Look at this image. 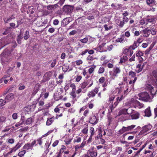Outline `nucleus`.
<instances>
[{
  "label": "nucleus",
  "mask_w": 157,
  "mask_h": 157,
  "mask_svg": "<svg viewBox=\"0 0 157 157\" xmlns=\"http://www.w3.org/2000/svg\"><path fill=\"white\" fill-rule=\"evenodd\" d=\"M132 89L130 88L129 86L126 87V88H123L122 90L121 88L118 89V96L114 100L115 97L113 95L109 96V99L108 100V103L109 105V109L111 112L118 104L120 101H121L127 95L129 92H130Z\"/></svg>",
  "instance_id": "1"
},
{
  "label": "nucleus",
  "mask_w": 157,
  "mask_h": 157,
  "mask_svg": "<svg viewBox=\"0 0 157 157\" xmlns=\"http://www.w3.org/2000/svg\"><path fill=\"white\" fill-rule=\"evenodd\" d=\"M121 70L119 67H115L113 71L109 72V77L111 80H114L117 77L118 75L120 73Z\"/></svg>",
  "instance_id": "2"
},
{
  "label": "nucleus",
  "mask_w": 157,
  "mask_h": 157,
  "mask_svg": "<svg viewBox=\"0 0 157 157\" xmlns=\"http://www.w3.org/2000/svg\"><path fill=\"white\" fill-rule=\"evenodd\" d=\"M10 54V50L7 49L5 50L0 56L2 62L5 63L8 62L9 60V56Z\"/></svg>",
  "instance_id": "3"
},
{
  "label": "nucleus",
  "mask_w": 157,
  "mask_h": 157,
  "mask_svg": "<svg viewBox=\"0 0 157 157\" xmlns=\"http://www.w3.org/2000/svg\"><path fill=\"white\" fill-rule=\"evenodd\" d=\"M152 126L149 124L143 127L139 133V135L145 136L146 135L148 132L151 130Z\"/></svg>",
  "instance_id": "4"
},
{
  "label": "nucleus",
  "mask_w": 157,
  "mask_h": 157,
  "mask_svg": "<svg viewBox=\"0 0 157 157\" xmlns=\"http://www.w3.org/2000/svg\"><path fill=\"white\" fill-rule=\"evenodd\" d=\"M46 8L48 10H44L43 11V13L44 15L46 16L52 13L53 11L57 8L58 6L56 4H55L48 5L46 6Z\"/></svg>",
  "instance_id": "5"
},
{
  "label": "nucleus",
  "mask_w": 157,
  "mask_h": 157,
  "mask_svg": "<svg viewBox=\"0 0 157 157\" xmlns=\"http://www.w3.org/2000/svg\"><path fill=\"white\" fill-rule=\"evenodd\" d=\"M93 83V81L91 79L84 81L81 84V88L82 89L88 88L91 86Z\"/></svg>",
  "instance_id": "6"
},
{
  "label": "nucleus",
  "mask_w": 157,
  "mask_h": 157,
  "mask_svg": "<svg viewBox=\"0 0 157 157\" xmlns=\"http://www.w3.org/2000/svg\"><path fill=\"white\" fill-rule=\"evenodd\" d=\"M131 102L135 108L140 109L144 107V104L140 103L138 101L132 98L131 100Z\"/></svg>",
  "instance_id": "7"
},
{
  "label": "nucleus",
  "mask_w": 157,
  "mask_h": 157,
  "mask_svg": "<svg viewBox=\"0 0 157 157\" xmlns=\"http://www.w3.org/2000/svg\"><path fill=\"white\" fill-rule=\"evenodd\" d=\"M133 53V51L129 47L124 48L122 52L123 55L124 56H127L128 57L129 56H131Z\"/></svg>",
  "instance_id": "8"
},
{
  "label": "nucleus",
  "mask_w": 157,
  "mask_h": 157,
  "mask_svg": "<svg viewBox=\"0 0 157 157\" xmlns=\"http://www.w3.org/2000/svg\"><path fill=\"white\" fill-rule=\"evenodd\" d=\"M73 6L69 5L65 6L63 8V11L67 14L71 13L73 10Z\"/></svg>",
  "instance_id": "9"
},
{
  "label": "nucleus",
  "mask_w": 157,
  "mask_h": 157,
  "mask_svg": "<svg viewBox=\"0 0 157 157\" xmlns=\"http://www.w3.org/2000/svg\"><path fill=\"white\" fill-rule=\"evenodd\" d=\"M98 91V88H95L93 90L88 92L87 96L89 98L93 97Z\"/></svg>",
  "instance_id": "10"
},
{
  "label": "nucleus",
  "mask_w": 157,
  "mask_h": 157,
  "mask_svg": "<svg viewBox=\"0 0 157 157\" xmlns=\"http://www.w3.org/2000/svg\"><path fill=\"white\" fill-rule=\"evenodd\" d=\"M137 79V77H135L134 79H131L129 82L127 84V86L126 87H128V86H129L130 88H131V89L133 90V89L134 84Z\"/></svg>",
  "instance_id": "11"
},
{
  "label": "nucleus",
  "mask_w": 157,
  "mask_h": 157,
  "mask_svg": "<svg viewBox=\"0 0 157 157\" xmlns=\"http://www.w3.org/2000/svg\"><path fill=\"white\" fill-rule=\"evenodd\" d=\"M22 144V143L20 142H18L14 147L10 149V151L9 152V153L10 154L13 152L16 151L21 147Z\"/></svg>",
  "instance_id": "12"
},
{
  "label": "nucleus",
  "mask_w": 157,
  "mask_h": 157,
  "mask_svg": "<svg viewBox=\"0 0 157 157\" xmlns=\"http://www.w3.org/2000/svg\"><path fill=\"white\" fill-rule=\"evenodd\" d=\"M98 119H97L95 115L92 116L89 120V123L92 124H95L98 122Z\"/></svg>",
  "instance_id": "13"
},
{
  "label": "nucleus",
  "mask_w": 157,
  "mask_h": 157,
  "mask_svg": "<svg viewBox=\"0 0 157 157\" xmlns=\"http://www.w3.org/2000/svg\"><path fill=\"white\" fill-rule=\"evenodd\" d=\"M72 21V19L70 17H67L64 19L62 21V25L65 26Z\"/></svg>",
  "instance_id": "14"
},
{
  "label": "nucleus",
  "mask_w": 157,
  "mask_h": 157,
  "mask_svg": "<svg viewBox=\"0 0 157 157\" xmlns=\"http://www.w3.org/2000/svg\"><path fill=\"white\" fill-rule=\"evenodd\" d=\"M105 44H102L99 45L98 48H97L96 50L97 51L100 52H102L106 51V50L105 49L104 47V46Z\"/></svg>",
  "instance_id": "15"
},
{
  "label": "nucleus",
  "mask_w": 157,
  "mask_h": 157,
  "mask_svg": "<svg viewBox=\"0 0 157 157\" xmlns=\"http://www.w3.org/2000/svg\"><path fill=\"white\" fill-rule=\"evenodd\" d=\"M23 149H24V150H26L27 152H28L29 150H32L33 148L30 145V143L25 144L23 147Z\"/></svg>",
  "instance_id": "16"
},
{
  "label": "nucleus",
  "mask_w": 157,
  "mask_h": 157,
  "mask_svg": "<svg viewBox=\"0 0 157 157\" xmlns=\"http://www.w3.org/2000/svg\"><path fill=\"white\" fill-rule=\"evenodd\" d=\"M143 31L144 33V37L148 36L151 33L150 29H149L148 28L143 29Z\"/></svg>",
  "instance_id": "17"
},
{
  "label": "nucleus",
  "mask_w": 157,
  "mask_h": 157,
  "mask_svg": "<svg viewBox=\"0 0 157 157\" xmlns=\"http://www.w3.org/2000/svg\"><path fill=\"white\" fill-rule=\"evenodd\" d=\"M14 97V95L13 93H10L8 94L6 97L5 100L6 101H8L11 100Z\"/></svg>",
  "instance_id": "18"
},
{
  "label": "nucleus",
  "mask_w": 157,
  "mask_h": 157,
  "mask_svg": "<svg viewBox=\"0 0 157 157\" xmlns=\"http://www.w3.org/2000/svg\"><path fill=\"white\" fill-rule=\"evenodd\" d=\"M124 36L123 35H122L121 36V38H118L117 39L116 41L117 42H120V43H123L124 42L127 41H128V39L125 38L124 39Z\"/></svg>",
  "instance_id": "19"
},
{
  "label": "nucleus",
  "mask_w": 157,
  "mask_h": 157,
  "mask_svg": "<svg viewBox=\"0 0 157 157\" xmlns=\"http://www.w3.org/2000/svg\"><path fill=\"white\" fill-rule=\"evenodd\" d=\"M123 55V56L121 58L120 61L119 62V63L120 64H122L123 63L125 62L128 59V57L127 56Z\"/></svg>",
  "instance_id": "20"
},
{
  "label": "nucleus",
  "mask_w": 157,
  "mask_h": 157,
  "mask_svg": "<svg viewBox=\"0 0 157 157\" xmlns=\"http://www.w3.org/2000/svg\"><path fill=\"white\" fill-rule=\"evenodd\" d=\"M116 23L120 27H123L124 24L123 22L119 18H117L115 20Z\"/></svg>",
  "instance_id": "21"
},
{
  "label": "nucleus",
  "mask_w": 157,
  "mask_h": 157,
  "mask_svg": "<svg viewBox=\"0 0 157 157\" xmlns=\"http://www.w3.org/2000/svg\"><path fill=\"white\" fill-rule=\"evenodd\" d=\"M40 85L39 84H36L35 85L34 90L33 92V94L35 95L38 92L40 87Z\"/></svg>",
  "instance_id": "22"
},
{
  "label": "nucleus",
  "mask_w": 157,
  "mask_h": 157,
  "mask_svg": "<svg viewBox=\"0 0 157 157\" xmlns=\"http://www.w3.org/2000/svg\"><path fill=\"white\" fill-rule=\"evenodd\" d=\"M151 33L153 35H155L157 32V27L155 26H153L150 29Z\"/></svg>",
  "instance_id": "23"
},
{
  "label": "nucleus",
  "mask_w": 157,
  "mask_h": 157,
  "mask_svg": "<svg viewBox=\"0 0 157 157\" xmlns=\"http://www.w3.org/2000/svg\"><path fill=\"white\" fill-rule=\"evenodd\" d=\"M145 116H146L149 117L151 116V113L150 110V107H149L147 108L144 112Z\"/></svg>",
  "instance_id": "24"
},
{
  "label": "nucleus",
  "mask_w": 157,
  "mask_h": 157,
  "mask_svg": "<svg viewBox=\"0 0 157 157\" xmlns=\"http://www.w3.org/2000/svg\"><path fill=\"white\" fill-rule=\"evenodd\" d=\"M142 69L143 67L141 64H139L136 66V71L137 73H139L142 71Z\"/></svg>",
  "instance_id": "25"
},
{
  "label": "nucleus",
  "mask_w": 157,
  "mask_h": 157,
  "mask_svg": "<svg viewBox=\"0 0 157 157\" xmlns=\"http://www.w3.org/2000/svg\"><path fill=\"white\" fill-rule=\"evenodd\" d=\"M123 111H125V112H124V113H127L128 114H131L132 112V110L130 107L128 108L127 109H123Z\"/></svg>",
  "instance_id": "26"
},
{
  "label": "nucleus",
  "mask_w": 157,
  "mask_h": 157,
  "mask_svg": "<svg viewBox=\"0 0 157 157\" xmlns=\"http://www.w3.org/2000/svg\"><path fill=\"white\" fill-rule=\"evenodd\" d=\"M89 153L90 155L92 157H96L97 155V152L94 151H89L88 152Z\"/></svg>",
  "instance_id": "27"
},
{
  "label": "nucleus",
  "mask_w": 157,
  "mask_h": 157,
  "mask_svg": "<svg viewBox=\"0 0 157 157\" xmlns=\"http://www.w3.org/2000/svg\"><path fill=\"white\" fill-rule=\"evenodd\" d=\"M140 23L142 25H147V20L146 18H144L140 20Z\"/></svg>",
  "instance_id": "28"
},
{
  "label": "nucleus",
  "mask_w": 157,
  "mask_h": 157,
  "mask_svg": "<svg viewBox=\"0 0 157 157\" xmlns=\"http://www.w3.org/2000/svg\"><path fill=\"white\" fill-rule=\"evenodd\" d=\"M139 114L138 113H136L131 115V118L132 119H136L139 118Z\"/></svg>",
  "instance_id": "29"
},
{
  "label": "nucleus",
  "mask_w": 157,
  "mask_h": 157,
  "mask_svg": "<svg viewBox=\"0 0 157 157\" xmlns=\"http://www.w3.org/2000/svg\"><path fill=\"white\" fill-rule=\"evenodd\" d=\"M54 121L53 117L50 118H48L46 121V125L48 126L50 125Z\"/></svg>",
  "instance_id": "30"
},
{
  "label": "nucleus",
  "mask_w": 157,
  "mask_h": 157,
  "mask_svg": "<svg viewBox=\"0 0 157 157\" xmlns=\"http://www.w3.org/2000/svg\"><path fill=\"white\" fill-rule=\"evenodd\" d=\"M88 125H86L82 130V133L84 134H86L88 133Z\"/></svg>",
  "instance_id": "31"
},
{
  "label": "nucleus",
  "mask_w": 157,
  "mask_h": 157,
  "mask_svg": "<svg viewBox=\"0 0 157 157\" xmlns=\"http://www.w3.org/2000/svg\"><path fill=\"white\" fill-rule=\"evenodd\" d=\"M32 121V118H28L24 122V124H29L31 123Z\"/></svg>",
  "instance_id": "32"
},
{
  "label": "nucleus",
  "mask_w": 157,
  "mask_h": 157,
  "mask_svg": "<svg viewBox=\"0 0 157 157\" xmlns=\"http://www.w3.org/2000/svg\"><path fill=\"white\" fill-rule=\"evenodd\" d=\"M102 131L101 130H99L98 131V134L97 136L95 137V140L97 141V140H98L100 138L102 137V135L101 134Z\"/></svg>",
  "instance_id": "33"
},
{
  "label": "nucleus",
  "mask_w": 157,
  "mask_h": 157,
  "mask_svg": "<svg viewBox=\"0 0 157 157\" xmlns=\"http://www.w3.org/2000/svg\"><path fill=\"white\" fill-rule=\"evenodd\" d=\"M137 42L135 41L133 44L129 47L133 50L135 49L137 47Z\"/></svg>",
  "instance_id": "34"
},
{
  "label": "nucleus",
  "mask_w": 157,
  "mask_h": 157,
  "mask_svg": "<svg viewBox=\"0 0 157 157\" xmlns=\"http://www.w3.org/2000/svg\"><path fill=\"white\" fill-rule=\"evenodd\" d=\"M69 66L67 64L64 65H63L62 67L63 71L65 72H67L69 69Z\"/></svg>",
  "instance_id": "35"
},
{
  "label": "nucleus",
  "mask_w": 157,
  "mask_h": 157,
  "mask_svg": "<svg viewBox=\"0 0 157 157\" xmlns=\"http://www.w3.org/2000/svg\"><path fill=\"white\" fill-rule=\"evenodd\" d=\"M147 144V143H145L144 145H143L141 147L139 150L137 151L135 154V156L139 154L140 151L146 147Z\"/></svg>",
  "instance_id": "36"
},
{
  "label": "nucleus",
  "mask_w": 157,
  "mask_h": 157,
  "mask_svg": "<svg viewBox=\"0 0 157 157\" xmlns=\"http://www.w3.org/2000/svg\"><path fill=\"white\" fill-rule=\"evenodd\" d=\"M128 75L130 78H134L136 77V74L135 72L131 71L129 72Z\"/></svg>",
  "instance_id": "37"
},
{
  "label": "nucleus",
  "mask_w": 157,
  "mask_h": 157,
  "mask_svg": "<svg viewBox=\"0 0 157 157\" xmlns=\"http://www.w3.org/2000/svg\"><path fill=\"white\" fill-rule=\"evenodd\" d=\"M96 141L98 143H101L102 144H104L105 142V140L102 137L98 140H97V141Z\"/></svg>",
  "instance_id": "38"
},
{
  "label": "nucleus",
  "mask_w": 157,
  "mask_h": 157,
  "mask_svg": "<svg viewBox=\"0 0 157 157\" xmlns=\"http://www.w3.org/2000/svg\"><path fill=\"white\" fill-rule=\"evenodd\" d=\"M144 55V53L143 52L139 51H138L136 52V56L137 57H141L142 56H143Z\"/></svg>",
  "instance_id": "39"
},
{
  "label": "nucleus",
  "mask_w": 157,
  "mask_h": 157,
  "mask_svg": "<svg viewBox=\"0 0 157 157\" xmlns=\"http://www.w3.org/2000/svg\"><path fill=\"white\" fill-rule=\"evenodd\" d=\"M76 90H72V91L71 93L70 94L73 98H75L76 96Z\"/></svg>",
  "instance_id": "40"
},
{
  "label": "nucleus",
  "mask_w": 157,
  "mask_h": 157,
  "mask_svg": "<svg viewBox=\"0 0 157 157\" xmlns=\"http://www.w3.org/2000/svg\"><path fill=\"white\" fill-rule=\"evenodd\" d=\"M96 66H94V67L90 68L88 69V72L89 74H91L93 73L94 69L96 68Z\"/></svg>",
  "instance_id": "41"
},
{
  "label": "nucleus",
  "mask_w": 157,
  "mask_h": 157,
  "mask_svg": "<svg viewBox=\"0 0 157 157\" xmlns=\"http://www.w3.org/2000/svg\"><path fill=\"white\" fill-rule=\"evenodd\" d=\"M26 153L25 150H23L19 152L18 154V155L20 157H23L24 155Z\"/></svg>",
  "instance_id": "42"
},
{
  "label": "nucleus",
  "mask_w": 157,
  "mask_h": 157,
  "mask_svg": "<svg viewBox=\"0 0 157 157\" xmlns=\"http://www.w3.org/2000/svg\"><path fill=\"white\" fill-rule=\"evenodd\" d=\"M29 32L28 31H27L25 33V36H24V39L25 40L28 39L29 37Z\"/></svg>",
  "instance_id": "43"
},
{
  "label": "nucleus",
  "mask_w": 157,
  "mask_h": 157,
  "mask_svg": "<svg viewBox=\"0 0 157 157\" xmlns=\"http://www.w3.org/2000/svg\"><path fill=\"white\" fill-rule=\"evenodd\" d=\"M90 132L91 136H93L95 134L94 129L93 127H91L90 128Z\"/></svg>",
  "instance_id": "44"
},
{
  "label": "nucleus",
  "mask_w": 157,
  "mask_h": 157,
  "mask_svg": "<svg viewBox=\"0 0 157 157\" xmlns=\"http://www.w3.org/2000/svg\"><path fill=\"white\" fill-rule=\"evenodd\" d=\"M122 21L124 24L127 23L128 21V18L125 16H123L122 19Z\"/></svg>",
  "instance_id": "45"
},
{
  "label": "nucleus",
  "mask_w": 157,
  "mask_h": 157,
  "mask_svg": "<svg viewBox=\"0 0 157 157\" xmlns=\"http://www.w3.org/2000/svg\"><path fill=\"white\" fill-rule=\"evenodd\" d=\"M75 63L78 66L82 64L83 63V61L81 59H78L75 61Z\"/></svg>",
  "instance_id": "46"
},
{
  "label": "nucleus",
  "mask_w": 157,
  "mask_h": 157,
  "mask_svg": "<svg viewBox=\"0 0 157 157\" xmlns=\"http://www.w3.org/2000/svg\"><path fill=\"white\" fill-rule=\"evenodd\" d=\"M152 48V47L151 46H150L144 52L145 54L146 55H148L150 52V51L151 50Z\"/></svg>",
  "instance_id": "47"
},
{
  "label": "nucleus",
  "mask_w": 157,
  "mask_h": 157,
  "mask_svg": "<svg viewBox=\"0 0 157 157\" xmlns=\"http://www.w3.org/2000/svg\"><path fill=\"white\" fill-rule=\"evenodd\" d=\"M88 40V37H85L84 38L80 40V41L82 43H86Z\"/></svg>",
  "instance_id": "48"
},
{
  "label": "nucleus",
  "mask_w": 157,
  "mask_h": 157,
  "mask_svg": "<svg viewBox=\"0 0 157 157\" xmlns=\"http://www.w3.org/2000/svg\"><path fill=\"white\" fill-rule=\"evenodd\" d=\"M136 127V125L134 124H132L131 125L128 126L127 127L128 128V130L129 131H131L132 130L133 128H134Z\"/></svg>",
  "instance_id": "49"
},
{
  "label": "nucleus",
  "mask_w": 157,
  "mask_h": 157,
  "mask_svg": "<svg viewBox=\"0 0 157 157\" xmlns=\"http://www.w3.org/2000/svg\"><path fill=\"white\" fill-rule=\"evenodd\" d=\"M105 71L104 68L102 67H101L98 70V73L100 74L103 73Z\"/></svg>",
  "instance_id": "50"
},
{
  "label": "nucleus",
  "mask_w": 157,
  "mask_h": 157,
  "mask_svg": "<svg viewBox=\"0 0 157 157\" xmlns=\"http://www.w3.org/2000/svg\"><path fill=\"white\" fill-rule=\"evenodd\" d=\"M146 2L148 5H150L154 3V0H146Z\"/></svg>",
  "instance_id": "51"
},
{
  "label": "nucleus",
  "mask_w": 157,
  "mask_h": 157,
  "mask_svg": "<svg viewBox=\"0 0 157 157\" xmlns=\"http://www.w3.org/2000/svg\"><path fill=\"white\" fill-rule=\"evenodd\" d=\"M82 77L81 75H78L76 77L75 81L76 82H79L82 79Z\"/></svg>",
  "instance_id": "52"
},
{
  "label": "nucleus",
  "mask_w": 157,
  "mask_h": 157,
  "mask_svg": "<svg viewBox=\"0 0 157 157\" xmlns=\"http://www.w3.org/2000/svg\"><path fill=\"white\" fill-rule=\"evenodd\" d=\"M147 20V22H151L155 21V19L152 17H150L149 18H146Z\"/></svg>",
  "instance_id": "53"
},
{
  "label": "nucleus",
  "mask_w": 157,
  "mask_h": 157,
  "mask_svg": "<svg viewBox=\"0 0 157 157\" xmlns=\"http://www.w3.org/2000/svg\"><path fill=\"white\" fill-rule=\"evenodd\" d=\"M81 141V138L80 137H76L74 140V142H75L79 143Z\"/></svg>",
  "instance_id": "54"
},
{
  "label": "nucleus",
  "mask_w": 157,
  "mask_h": 157,
  "mask_svg": "<svg viewBox=\"0 0 157 157\" xmlns=\"http://www.w3.org/2000/svg\"><path fill=\"white\" fill-rule=\"evenodd\" d=\"M104 27L105 28V29L106 30H108L111 29L112 28V26H109L108 27V25H104Z\"/></svg>",
  "instance_id": "55"
},
{
  "label": "nucleus",
  "mask_w": 157,
  "mask_h": 157,
  "mask_svg": "<svg viewBox=\"0 0 157 157\" xmlns=\"http://www.w3.org/2000/svg\"><path fill=\"white\" fill-rule=\"evenodd\" d=\"M12 19L13 18L11 17H9L5 18L4 20L5 22L6 23H7L9 21H11Z\"/></svg>",
  "instance_id": "56"
},
{
  "label": "nucleus",
  "mask_w": 157,
  "mask_h": 157,
  "mask_svg": "<svg viewBox=\"0 0 157 157\" xmlns=\"http://www.w3.org/2000/svg\"><path fill=\"white\" fill-rule=\"evenodd\" d=\"M6 101L2 99H0V105L1 106H3L5 104Z\"/></svg>",
  "instance_id": "57"
},
{
  "label": "nucleus",
  "mask_w": 157,
  "mask_h": 157,
  "mask_svg": "<svg viewBox=\"0 0 157 157\" xmlns=\"http://www.w3.org/2000/svg\"><path fill=\"white\" fill-rule=\"evenodd\" d=\"M7 142L10 144H12L14 142V140L13 139H9L7 140Z\"/></svg>",
  "instance_id": "58"
},
{
  "label": "nucleus",
  "mask_w": 157,
  "mask_h": 157,
  "mask_svg": "<svg viewBox=\"0 0 157 157\" xmlns=\"http://www.w3.org/2000/svg\"><path fill=\"white\" fill-rule=\"evenodd\" d=\"M66 149V147L64 145H62L61 146V149L60 150V151L62 153Z\"/></svg>",
  "instance_id": "59"
},
{
  "label": "nucleus",
  "mask_w": 157,
  "mask_h": 157,
  "mask_svg": "<svg viewBox=\"0 0 157 157\" xmlns=\"http://www.w3.org/2000/svg\"><path fill=\"white\" fill-rule=\"evenodd\" d=\"M125 132H126L125 131L124 128L122 127V128L119 130L118 133L121 134H123Z\"/></svg>",
  "instance_id": "60"
},
{
  "label": "nucleus",
  "mask_w": 157,
  "mask_h": 157,
  "mask_svg": "<svg viewBox=\"0 0 157 157\" xmlns=\"http://www.w3.org/2000/svg\"><path fill=\"white\" fill-rule=\"evenodd\" d=\"M131 34L128 31H127L125 32L124 36L127 37H129L130 36Z\"/></svg>",
  "instance_id": "61"
},
{
  "label": "nucleus",
  "mask_w": 157,
  "mask_h": 157,
  "mask_svg": "<svg viewBox=\"0 0 157 157\" xmlns=\"http://www.w3.org/2000/svg\"><path fill=\"white\" fill-rule=\"evenodd\" d=\"M52 130H50V131H48L47 133H46L45 134L42 135V136L41 138H43L44 137L46 136H47L48 135H49L50 133H52Z\"/></svg>",
  "instance_id": "62"
},
{
  "label": "nucleus",
  "mask_w": 157,
  "mask_h": 157,
  "mask_svg": "<svg viewBox=\"0 0 157 157\" xmlns=\"http://www.w3.org/2000/svg\"><path fill=\"white\" fill-rule=\"evenodd\" d=\"M25 88V86L22 84H20L19 85V90H21L24 89Z\"/></svg>",
  "instance_id": "63"
},
{
  "label": "nucleus",
  "mask_w": 157,
  "mask_h": 157,
  "mask_svg": "<svg viewBox=\"0 0 157 157\" xmlns=\"http://www.w3.org/2000/svg\"><path fill=\"white\" fill-rule=\"evenodd\" d=\"M56 63V60L55 59L53 60V61H52V63L51 64V67H54L55 66V65Z\"/></svg>",
  "instance_id": "64"
}]
</instances>
